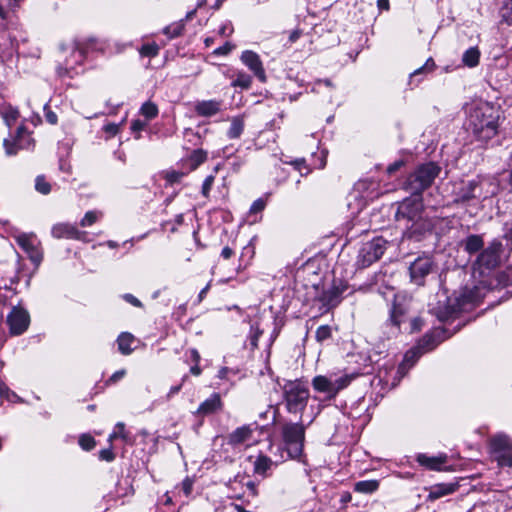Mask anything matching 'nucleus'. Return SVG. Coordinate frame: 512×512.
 <instances>
[{"label":"nucleus","mask_w":512,"mask_h":512,"mask_svg":"<svg viewBox=\"0 0 512 512\" xmlns=\"http://www.w3.org/2000/svg\"><path fill=\"white\" fill-rule=\"evenodd\" d=\"M467 113V127L478 139L486 141L497 134L498 112L488 102L471 103Z\"/></svg>","instance_id":"1"},{"label":"nucleus","mask_w":512,"mask_h":512,"mask_svg":"<svg viewBox=\"0 0 512 512\" xmlns=\"http://www.w3.org/2000/svg\"><path fill=\"white\" fill-rule=\"evenodd\" d=\"M445 338V331L440 328H436L430 333L425 334L417 345L405 354L404 360L399 366L397 373L403 376L407 366L408 368L411 367L423 353L433 350Z\"/></svg>","instance_id":"2"},{"label":"nucleus","mask_w":512,"mask_h":512,"mask_svg":"<svg viewBox=\"0 0 512 512\" xmlns=\"http://www.w3.org/2000/svg\"><path fill=\"white\" fill-rule=\"evenodd\" d=\"M439 172L440 168L436 164H423L409 175L404 183V189L413 196H420L433 183Z\"/></svg>","instance_id":"3"},{"label":"nucleus","mask_w":512,"mask_h":512,"mask_svg":"<svg viewBox=\"0 0 512 512\" xmlns=\"http://www.w3.org/2000/svg\"><path fill=\"white\" fill-rule=\"evenodd\" d=\"M286 407L291 413L302 412L309 399V389L301 381H289L284 385Z\"/></svg>","instance_id":"4"},{"label":"nucleus","mask_w":512,"mask_h":512,"mask_svg":"<svg viewBox=\"0 0 512 512\" xmlns=\"http://www.w3.org/2000/svg\"><path fill=\"white\" fill-rule=\"evenodd\" d=\"M305 428L301 423H290L283 427L285 449L292 459H298L303 452Z\"/></svg>","instance_id":"5"},{"label":"nucleus","mask_w":512,"mask_h":512,"mask_svg":"<svg viewBox=\"0 0 512 512\" xmlns=\"http://www.w3.org/2000/svg\"><path fill=\"white\" fill-rule=\"evenodd\" d=\"M385 245L386 241L380 237L364 243L359 250L357 264L365 268L379 260L386 249Z\"/></svg>","instance_id":"6"},{"label":"nucleus","mask_w":512,"mask_h":512,"mask_svg":"<svg viewBox=\"0 0 512 512\" xmlns=\"http://www.w3.org/2000/svg\"><path fill=\"white\" fill-rule=\"evenodd\" d=\"M423 211V203L420 196H414L412 198H406L398 204L397 211L395 213V219L397 221L416 222L421 218Z\"/></svg>","instance_id":"7"},{"label":"nucleus","mask_w":512,"mask_h":512,"mask_svg":"<svg viewBox=\"0 0 512 512\" xmlns=\"http://www.w3.org/2000/svg\"><path fill=\"white\" fill-rule=\"evenodd\" d=\"M500 248V243H492L484 249L477 258L474 271L478 270L480 275H484L485 270L490 271L495 268L499 262Z\"/></svg>","instance_id":"8"},{"label":"nucleus","mask_w":512,"mask_h":512,"mask_svg":"<svg viewBox=\"0 0 512 512\" xmlns=\"http://www.w3.org/2000/svg\"><path fill=\"white\" fill-rule=\"evenodd\" d=\"M347 384V378L330 379L322 375L316 376L312 381L313 388L318 392L327 394L329 398L334 397Z\"/></svg>","instance_id":"9"},{"label":"nucleus","mask_w":512,"mask_h":512,"mask_svg":"<svg viewBox=\"0 0 512 512\" xmlns=\"http://www.w3.org/2000/svg\"><path fill=\"white\" fill-rule=\"evenodd\" d=\"M17 244L29 255L33 263L39 264L42 253L38 249L39 241L34 234L21 233L15 237Z\"/></svg>","instance_id":"10"},{"label":"nucleus","mask_w":512,"mask_h":512,"mask_svg":"<svg viewBox=\"0 0 512 512\" xmlns=\"http://www.w3.org/2000/svg\"><path fill=\"white\" fill-rule=\"evenodd\" d=\"M7 322L12 334H22L29 325V315L22 308L14 307L7 316Z\"/></svg>","instance_id":"11"},{"label":"nucleus","mask_w":512,"mask_h":512,"mask_svg":"<svg viewBox=\"0 0 512 512\" xmlns=\"http://www.w3.org/2000/svg\"><path fill=\"white\" fill-rule=\"evenodd\" d=\"M433 262L429 257H419L410 265L411 280L422 285L423 279L432 271Z\"/></svg>","instance_id":"12"},{"label":"nucleus","mask_w":512,"mask_h":512,"mask_svg":"<svg viewBox=\"0 0 512 512\" xmlns=\"http://www.w3.org/2000/svg\"><path fill=\"white\" fill-rule=\"evenodd\" d=\"M241 61L250 71L261 81H266V73L263 67V63L259 55L251 50L243 51L240 57Z\"/></svg>","instance_id":"13"},{"label":"nucleus","mask_w":512,"mask_h":512,"mask_svg":"<svg viewBox=\"0 0 512 512\" xmlns=\"http://www.w3.org/2000/svg\"><path fill=\"white\" fill-rule=\"evenodd\" d=\"M52 235L55 238L83 240L86 236V232L78 230L74 225L69 223H59L53 226Z\"/></svg>","instance_id":"14"},{"label":"nucleus","mask_w":512,"mask_h":512,"mask_svg":"<svg viewBox=\"0 0 512 512\" xmlns=\"http://www.w3.org/2000/svg\"><path fill=\"white\" fill-rule=\"evenodd\" d=\"M30 136L26 133L24 128L20 127L18 129L17 138L10 142L9 140H4V148L7 155H14L17 153L18 149L28 148L30 145Z\"/></svg>","instance_id":"15"},{"label":"nucleus","mask_w":512,"mask_h":512,"mask_svg":"<svg viewBox=\"0 0 512 512\" xmlns=\"http://www.w3.org/2000/svg\"><path fill=\"white\" fill-rule=\"evenodd\" d=\"M446 454H439L437 456H428L427 454L420 453L416 456V461L423 467L429 470H441L442 465L447 462Z\"/></svg>","instance_id":"16"},{"label":"nucleus","mask_w":512,"mask_h":512,"mask_svg":"<svg viewBox=\"0 0 512 512\" xmlns=\"http://www.w3.org/2000/svg\"><path fill=\"white\" fill-rule=\"evenodd\" d=\"M409 299L406 295L397 294L394 296V303L391 310V321L399 326L402 322L401 317L407 312Z\"/></svg>","instance_id":"17"},{"label":"nucleus","mask_w":512,"mask_h":512,"mask_svg":"<svg viewBox=\"0 0 512 512\" xmlns=\"http://www.w3.org/2000/svg\"><path fill=\"white\" fill-rule=\"evenodd\" d=\"M195 112L202 117H210L217 114L221 110V101L203 100L196 102L194 106Z\"/></svg>","instance_id":"18"},{"label":"nucleus","mask_w":512,"mask_h":512,"mask_svg":"<svg viewBox=\"0 0 512 512\" xmlns=\"http://www.w3.org/2000/svg\"><path fill=\"white\" fill-rule=\"evenodd\" d=\"M459 485L457 483H440L433 485L430 488V492L428 494L427 499L430 501L437 500L446 495H450L454 493L458 489Z\"/></svg>","instance_id":"19"},{"label":"nucleus","mask_w":512,"mask_h":512,"mask_svg":"<svg viewBox=\"0 0 512 512\" xmlns=\"http://www.w3.org/2000/svg\"><path fill=\"white\" fill-rule=\"evenodd\" d=\"M490 447L493 453L510 452L512 450V441L505 434H498L491 438Z\"/></svg>","instance_id":"20"},{"label":"nucleus","mask_w":512,"mask_h":512,"mask_svg":"<svg viewBox=\"0 0 512 512\" xmlns=\"http://www.w3.org/2000/svg\"><path fill=\"white\" fill-rule=\"evenodd\" d=\"M222 407L221 397L218 393H213L209 398L202 402L198 408V413L202 415L211 414Z\"/></svg>","instance_id":"21"},{"label":"nucleus","mask_w":512,"mask_h":512,"mask_svg":"<svg viewBox=\"0 0 512 512\" xmlns=\"http://www.w3.org/2000/svg\"><path fill=\"white\" fill-rule=\"evenodd\" d=\"M252 428L249 425H244L235 429L228 437V442L231 445L242 444L252 437Z\"/></svg>","instance_id":"22"},{"label":"nucleus","mask_w":512,"mask_h":512,"mask_svg":"<svg viewBox=\"0 0 512 512\" xmlns=\"http://www.w3.org/2000/svg\"><path fill=\"white\" fill-rule=\"evenodd\" d=\"M134 343V336L128 332H123L118 336L117 344L119 351L124 355L132 353L131 345Z\"/></svg>","instance_id":"23"},{"label":"nucleus","mask_w":512,"mask_h":512,"mask_svg":"<svg viewBox=\"0 0 512 512\" xmlns=\"http://www.w3.org/2000/svg\"><path fill=\"white\" fill-rule=\"evenodd\" d=\"M379 488L378 480H363L354 484V491L362 494L374 493Z\"/></svg>","instance_id":"24"},{"label":"nucleus","mask_w":512,"mask_h":512,"mask_svg":"<svg viewBox=\"0 0 512 512\" xmlns=\"http://www.w3.org/2000/svg\"><path fill=\"white\" fill-rule=\"evenodd\" d=\"M483 247V239L479 235H470L464 241L465 250L470 253H476Z\"/></svg>","instance_id":"25"},{"label":"nucleus","mask_w":512,"mask_h":512,"mask_svg":"<svg viewBox=\"0 0 512 512\" xmlns=\"http://www.w3.org/2000/svg\"><path fill=\"white\" fill-rule=\"evenodd\" d=\"M272 465H273V462L269 457L260 455L257 457V459L254 462V472L256 474L265 476L267 470H269Z\"/></svg>","instance_id":"26"},{"label":"nucleus","mask_w":512,"mask_h":512,"mask_svg":"<svg viewBox=\"0 0 512 512\" xmlns=\"http://www.w3.org/2000/svg\"><path fill=\"white\" fill-rule=\"evenodd\" d=\"M480 52L476 47H471L465 51L462 62L468 67H475L479 63Z\"/></svg>","instance_id":"27"},{"label":"nucleus","mask_w":512,"mask_h":512,"mask_svg":"<svg viewBox=\"0 0 512 512\" xmlns=\"http://www.w3.org/2000/svg\"><path fill=\"white\" fill-rule=\"evenodd\" d=\"M244 130V121L241 117H235L231 120V125L227 131V136L230 139L239 138Z\"/></svg>","instance_id":"28"},{"label":"nucleus","mask_w":512,"mask_h":512,"mask_svg":"<svg viewBox=\"0 0 512 512\" xmlns=\"http://www.w3.org/2000/svg\"><path fill=\"white\" fill-rule=\"evenodd\" d=\"M103 216L101 211H88L85 213L84 217L80 221V225L82 227H89L96 223Z\"/></svg>","instance_id":"29"},{"label":"nucleus","mask_w":512,"mask_h":512,"mask_svg":"<svg viewBox=\"0 0 512 512\" xmlns=\"http://www.w3.org/2000/svg\"><path fill=\"white\" fill-rule=\"evenodd\" d=\"M501 19L509 25H512V0H504L500 8Z\"/></svg>","instance_id":"30"},{"label":"nucleus","mask_w":512,"mask_h":512,"mask_svg":"<svg viewBox=\"0 0 512 512\" xmlns=\"http://www.w3.org/2000/svg\"><path fill=\"white\" fill-rule=\"evenodd\" d=\"M252 84V78L244 72H239L236 79L232 82L233 87H240L242 89L250 88Z\"/></svg>","instance_id":"31"},{"label":"nucleus","mask_w":512,"mask_h":512,"mask_svg":"<svg viewBox=\"0 0 512 512\" xmlns=\"http://www.w3.org/2000/svg\"><path fill=\"white\" fill-rule=\"evenodd\" d=\"M207 159V153L201 149L194 150L191 154V169H196Z\"/></svg>","instance_id":"32"},{"label":"nucleus","mask_w":512,"mask_h":512,"mask_svg":"<svg viewBox=\"0 0 512 512\" xmlns=\"http://www.w3.org/2000/svg\"><path fill=\"white\" fill-rule=\"evenodd\" d=\"M141 113L148 119H152L157 116L158 108L152 102H146L141 107Z\"/></svg>","instance_id":"33"},{"label":"nucleus","mask_w":512,"mask_h":512,"mask_svg":"<svg viewBox=\"0 0 512 512\" xmlns=\"http://www.w3.org/2000/svg\"><path fill=\"white\" fill-rule=\"evenodd\" d=\"M184 25L182 23H174L164 28L163 33L170 38L179 36L183 31Z\"/></svg>","instance_id":"34"},{"label":"nucleus","mask_w":512,"mask_h":512,"mask_svg":"<svg viewBox=\"0 0 512 512\" xmlns=\"http://www.w3.org/2000/svg\"><path fill=\"white\" fill-rule=\"evenodd\" d=\"M117 438H122L123 440L127 439V435L125 432V424L123 422H118L115 426V431L109 435L108 441L112 442Z\"/></svg>","instance_id":"35"},{"label":"nucleus","mask_w":512,"mask_h":512,"mask_svg":"<svg viewBox=\"0 0 512 512\" xmlns=\"http://www.w3.org/2000/svg\"><path fill=\"white\" fill-rule=\"evenodd\" d=\"M35 188L41 194H48L51 191L50 184L45 180L43 176H38L35 181Z\"/></svg>","instance_id":"36"},{"label":"nucleus","mask_w":512,"mask_h":512,"mask_svg":"<svg viewBox=\"0 0 512 512\" xmlns=\"http://www.w3.org/2000/svg\"><path fill=\"white\" fill-rule=\"evenodd\" d=\"M316 340L323 342L331 337V327L328 325H322L317 328L315 333Z\"/></svg>","instance_id":"37"},{"label":"nucleus","mask_w":512,"mask_h":512,"mask_svg":"<svg viewBox=\"0 0 512 512\" xmlns=\"http://www.w3.org/2000/svg\"><path fill=\"white\" fill-rule=\"evenodd\" d=\"M159 53V47L157 44H145L140 49V54L146 57H154Z\"/></svg>","instance_id":"38"},{"label":"nucleus","mask_w":512,"mask_h":512,"mask_svg":"<svg viewBox=\"0 0 512 512\" xmlns=\"http://www.w3.org/2000/svg\"><path fill=\"white\" fill-rule=\"evenodd\" d=\"M79 444L84 450L89 451L95 447L96 442L92 436L83 434L79 438Z\"/></svg>","instance_id":"39"},{"label":"nucleus","mask_w":512,"mask_h":512,"mask_svg":"<svg viewBox=\"0 0 512 512\" xmlns=\"http://www.w3.org/2000/svg\"><path fill=\"white\" fill-rule=\"evenodd\" d=\"M262 333L263 331L257 325H251L249 340L253 348H257L258 340Z\"/></svg>","instance_id":"40"},{"label":"nucleus","mask_w":512,"mask_h":512,"mask_svg":"<svg viewBox=\"0 0 512 512\" xmlns=\"http://www.w3.org/2000/svg\"><path fill=\"white\" fill-rule=\"evenodd\" d=\"M215 176L209 175L205 178L203 185H202V194L204 197H208L210 190L214 184Z\"/></svg>","instance_id":"41"},{"label":"nucleus","mask_w":512,"mask_h":512,"mask_svg":"<svg viewBox=\"0 0 512 512\" xmlns=\"http://www.w3.org/2000/svg\"><path fill=\"white\" fill-rule=\"evenodd\" d=\"M233 48V44H231L230 42H226L223 46L216 48L213 51V54L217 56H225L228 55L233 50Z\"/></svg>","instance_id":"42"},{"label":"nucleus","mask_w":512,"mask_h":512,"mask_svg":"<svg viewBox=\"0 0 512 512\" xmlns=\"http://www.w3.org/2000/svg\"><path fill=\"white\" fill-rule=\"evenodd\" d=\"M477 188V184L475 182H469L466 185L467 191L462 194V200H469L473 197H475V189Z\"/></svg>","instance_id":"43"},{"label":"nucleus","mask_w":512,"mask_h":512,"mask_svg":"<svg viewBox=\"0 0 512 512\" xmlns=\"http://www.w3.org/2000/svg\"><path fill=\"white\" fill-rule=\"evenodd\" d=\"M498 454H499L498 461L501 465L509 466V467L512 466V456L510 455V452H502V453H498Z\"/></svg>","instance_id":"44"},{"label":"nucleus","mask_w":512,"mask_h":512,"mask_svg":"<svg viewBox=\"0 0 512 512\" xmlns=\"http://www.w3.org/2000/svg\"><path fill=\"white\" fill-rule=\"evenodd\" d=\"M184 176V173L182 172H177V171H170V172H167L166 173V180L169 182V183H176V182H179L180 179Z\"/></svg>","instance_id":"45"},{"label":"nucleus","mask_w":512,"mask_h":512,"mask_svg":"<svg viewBox=\"0 0 512 512\" xmlns=\"http://www.w3.org/2000/svg\"><path fill=\"white\" fill-rule=\"evenodd\" d=\"M266 203L263 199L259 198L253 202L250 207V213H258L264 210Z\"/></svg>","instance_id":"46"},{"label":"nucleus","mask_w":512,"mask_h":512,"mask_svg":"<svg viewBox=\"0 0 512 512\" xmlns=\"http://www.w3.org/2000/svg\"><path fill=\"white\" fill-rule=\"evenodd\" d=\"M103 130L109 137H113L119 132V125L115 123H108L103 126Z\"/></svg>","instance_id":"47"},{"label":"nucleus","mask_w":512,"mask_h":512,"mask_svg":"<svg viewBox=\"0 0 512 512\" xmlns=\"http://www.w3.org/2000/svg\"><path fill=\"white\" fill-rule=\"evenodd\" d=\"M44 110L47 122L52 125L56 124L58 120L57 115L53 111L49 110L47 105H45Z\"/></svg>","instance_id":"48"},{"label":"nucleus","mask_w":512,"mask_h":512,"mask_svg":"<svg viewBox=\"0 0 512 512\" xmlns=\"http://www.w3.org/2000/svg\"><path fill=\"white\" fill-rule=\"evenodd\" d=\"M435 67V63L434 61L430 58L426 61V63L419 69L415 70L414 73L412 74L413 76L414 75H417L425 70H428V71H432Z\"/></svg>","instance_id":"49"},{"label":"nucleus","mask_w":512,"mask_h":512,"mask_svg":"<svg viewBox=\"0 0 512 512\" xmlns=\"http://www.w3.org/2000/svg\"><path fill=\"white\" fill-rule=\"evenodd\" d=\"M99 457H100L101 460H105L107 462H110V461L114 460L115 455H114V453L112 452L111 449H103V450L100 451Z\"/></svg>","instance_id":"50"},{"label":"nucleus","mask_w":512,"mask_h":512,"mask_svg":"<svg viewBox=\"0 0 512 512\" xmlns=\"http://www.w3.org/2000/svg\"><path fill=\"white\" fill-rule=\"evenodd\" d=\"M18 118V112L16 110H10L4 115V120L8 126H11V124Z\"/></svg>","instance_id":"51"},{"label":"nucleus","mask_w":512,"mask_h":512,"mask_svg":"<svg viewBox=\"0 0 512 512\" xmlns=\"http://www.w3.org/2000/svg\"><path fill=\"white\" fill-rule=\"evenodd\" d=\"M403 165H404V161L403 160H397V161H395L394 163L390 164L387 167V173L389 175H392L393 173L398 171Z\"/></svg>","instance_id":"52"},{"label":"nucleus","mask_w":512,"mask_h":512,"mask_svg":"<svg viewBox=\"0 0 512 512\" xmlns=\"http://www.w3.org/2000/svg\"><path fill=\"white\" fill-rule=\"evenodd\" d=\"M192 486H193V482L191 479L189 478H186L183 482H182V489H183V492L186 496H189L191 491H192Z\"/></svg>","instance_id":"53"},{"label":"nucleus","mask_w":512,"mask_h":512,"mask_svg":"<svg viewBox=\"0 0 512 512\" xmlns=\"http://www.w3.org/2000/svg\"><path fill=\"white\" fill-rule=\"evenodd\" d=\"M323 85L326 86V87H329V88L333 87L331 81L328 80V79H326V80H318V81L315 82L313 90L317 91V92H320L321 86H323Z\"/></svg>","instance_id":"54"},{"label":"nucleus","mask_w":512,"mask_h":512,"mask_svg":"<svg viewBox=\"0 0 512 512\" xmlns=\"http://www.w3.org/2000/svg\"><path fill=\"white\" fill-rule=\"evenodd\" d=\"M232 32H233V27L230 23L223 24L219 29V34L223 35V36L230 35V34H232Z\"/></svg>","instance_id":"55"},{"label":"nucleus","mask_w":512,"mask_h":512,"mask_svg":"<svg viewBox=\"0 0 512 512\" xmlns=\"http://www.w3.org/2000/svg\"><path fill=\"white\" fill-rule=\"evenodd\" d=\"M72 57L75 59L76 63H81L84 59V53L81 49L74 48L72 50Z\"/></svg>","instance_id":"56"},{"label":"nucleus","mask_w":512,"mask_h":512,"mask_svg":"<svg viewBox=\"0 0 512 512\" xmlns=\"http://www.w3.org/2000/svg\"><path fill=\"white\" fill-rule=\"evenodd\" d=\"M124 299L135 307H141L142 303L132 294H126Z\"/></svg>","instance_id":"57"},{"label":"nucleus","mask_w":512,"mask_h":512,"mask_svg":"<svg viewBox=\"0 0 512 512\" xmlns=\"http://www.w3.org/2000/svg\"><path fill=\"white\" fill-rule=\"evenodd\" d=\"M411 330L412 331H418L421 329V326H422V320L419 319V318H415L412 320L411 322Z\"/></svg>","instance_id":"58"},{"label":"nucleus","mask_w":512,"mask_h":512,"mask_svg":"<svg viewBox=\"0 0 512 512\" xmlns=\"http://www.w3.org/2000/svg\"><path fill=\"white\" fill-rule=\"evenodd\" d=\"M377 6L380 10L388 11L390 8L389 0H377Z\"/></svg>","instance_id":"59"},{"label":"nucleus","mask_w":512,"mask_h":512,"mask_svg":"<svg viewBox=\"0 0 512 512\" xmlns=\"http://www.w3.org/2000/svg\"><path fill=\"white\" fill-rule=\"evenodd\" d=\"M245 485H246L247 489L250 491L252 496L257 495L256 485L253 481H247Z\"/></svg>","instance_id":"60"},{"label":"nucleus","mask_w":512,"mask_h":512,"mask_svg":"<svg viewBox=\"0 0 512 512\" xmlns=\"http://www.w3.org/2000/svg\"><path fill=\"white\" fill-rule=\"evenodd\" d=\"M233 255V250L226 246L222 249L221 256L225 259H229Z\"/></svg>","instance_id":"61"},{"label":"nucleus","mask_w":512,"mask_h":512,"mask_svg":"<svg viewBox=\"0 0 512 512\" xmlns=\"http://www.w3.org/2000/svg\"><path fill=\"white\" fill-rule=\"evenodd\" d=\"M300 36H301V31H299V30H294V31H292V32L290 33V35H289V40H290L291 42H295V41H297V40L300 38Z\"/></svg>","instance_id":"62"},{"label":"nucleus","mask_w":512,"mask_h":512,"mask_svg":"<svg viewBox=\"0 0 512 512\" xmlns=\"http://www.w3.org/2000/svg\"><path fill=\"white\" fill-rule=\"evenodd\" d=\"M182 387V383L180 385H177V386H172L169 390V393L167 395L168 398L172 397L173 395H175L176 393H178L180 391Z\"/></svg>","instance_id":"63"},{"label":"nucleus","mask_w":512,"mask_h":512,"mask_svg":"<svg viewBox=\"0 0 512 512\" xmlns=\"http://www.w3.org/2000/svg\"><path fill=\"white\" fill-rule=\"evenodd\" d=\"M191 358L195 363H198L200 361V355L196 349L190 350Z\"/></svg>","instance_id":"64"}]
</instances>
